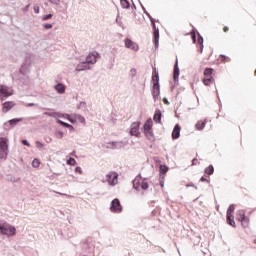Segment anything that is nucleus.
<instances>
[{
	"label": "nucleus",
	"mask_w": 256,
	"mask_h": 256,
	"mask_svg": "<svg viewBox=\"0 0 256 256\" xmlns=\"http://www.w3.org/2000/svg\"><path fill=\"white\" fill-rule=\"evenodd\" d=\"M0 233L1 235H6L7 237H14V235L17 234V229L7 222L0 223Z\"/></svg>",
	"instance_id": "nucleus-1"
},
{
	"label": "nucleus",
	"mask_w": 256,
	"mask_h": 256,
	"mask_svg": "<svg viewBox=\"0 0 256 256\" xmlns=\"http://www.w3.org/2000/svg\"><path fill=\"white\" fill-rule=\"evenodd\" d=\"M133 187L136 191H147L149 189V182H147V179L136 177L133 181Z\"/></svg>",
	"instance_id": "nucleus-2"
},
{
	"label": "nucleus",
	"mask_w": 256,
	"mask_h": 256,
	"mask_svg": "<svg viewBox=\"0 0 256 256\" xmlns=\"http://www.w3.org/2000/svg\"><path fill=\"white\" fill-rule=\"evenodd\" d=\"M213 73L215 70L213 68H205L204 70V78L202 79V83L209 87V85L215 83V78L213 77Z\"/></svg>",
	"instance_id": "nucleus-3"
},
{
	"label": "nucleus",
	"mask_w": 256,
	"mask_h": 256,
	"mask_svg": "<svg viewBox=\"0 0 256 256\" xmlns=\"http://www.w3.org/2000/svg\"><path fill=\"white\" fill-rule=\"evenodd\" d=\"M8 149L7 138H0V159H7Z\"/></svg>",
	"instance_id": "nucleus-4"
},
{
	"label": "nucleus",
	"mask_w": 256,
	"mask_h": 256,
	"mask_svg": "<svg viewBox=\"0 0 256 256\" xmlns=\"http://www.w3.org/2000/svg\"><path fill=\"white\" fill-rule=\"evenodd\" d=\"M13 95V88H9L5 85H0V99L4 101L3 97H11Z\"/></svg>",
	"instance_id": "nucleus-5"
},
{
	"label": "nucleus",
	"mask_w": 256,
	"mask_h": 256,
	"mask_svg": "<svg viewBox=\"0 0 256 256\" xmlns=\"http://www.w3.org/2000/svg\"><path fill=\"white\" fill-rule=\"evenodd\" d=\"M119 174L117 172H110L106 175V181L109 185H117L119 183Z\"/></svg>",
	"instance_id": "nucleus-6"
},
{
	"label": "nucleus",
	"mask_w": 256,
	"mask_h": 256,
	"mask_svg": "<svg viewBox=\"0 0 256 256\" xmlns=\"http://www.w3.org/2000/svg\"><path fill=\"white\" fill-rule=\"evenodd\" d=\"M110 211L112 213H121L123 211V206H121V202L119 199L115 198L110 206Z\"/></svg>",
	"instance_id": "nucleus-7"
},
{
	"label": "nucleus",
	"mask_w": 256,
	"mask_h": 256,
	"mask_svg": "<svg viewBox=\"0 0 256 256\" xmlns=\"http://www.w3.org/2000/svg\"><path fill=\"white\" fill-rule=\"evenodd\" d=\"M149 19L151 21V25L154 31V45L157 47L159 45V28H157V26L155 25V19H153V17L149 16Z\"/></svg>",
	"instance_id": "nucleus-8"
},
{
	"label": "nucleus",
	"mask_w": 256,
	"mask_h": 256,
	"mask_svg": "<svg viewBox=\"0 0 256 256\" xmlns=\"http://www.w3.org/2000/svg\"><path fill=\"white\" fill-rule=\"evenodd\" d=\"M97 59H99V54L97 53V51L90 52L86 56V62L90 65H95V63H97Z\"/></svg>",
	"instance_id": "nucleus-9"
},
{
	"label": "nucleus",
	"mask_w": 256,
	"mask_h": 256,
	"mask_svg": "<svg viewBox=\"0 0 256 256\" xmlns=\"http://www.w3.org/2000/svg\"><path fill=\"white\" fill-rule=\"evenodd\" d=\"M140 125H141L140 122H133L130 128V135H133L134 137H140L141 136V132H139Z\"/></svg>",
	"instance_id": "nucleus-10"
},
{
	"label": "nucleus",
	"mask_w": 256,
	"mask_h": 256,
	"mask_svg": "<svg viewBox=\"0 0 256 256\" xmlns=\"http://www.w3.org/2000/svg\"><path fill=\"white\" fill-rule=\"evenodd\" d=\"M124 44L127 49H132V51H139V45H137V43L133 42V40L129 38L124 40Z\"/></svg>",
	"instance_id": "nucleus-11"
},
{
	"label": "nucleus",
	"mask_w": 256,
	"mask_h": 256,
	"mask_svg": "<svg viewBox=\"0 0 256 256\" xmlns=\"http://www.w3.org/2000/svg\"><path fill=\"white\" fill-rule=\"evenodd\" d=\"M15 107V102L13 101H7L3 104L2 111L3 113H8V111H11V109Z\"/></svg>",
	"instance_id": "nucleus-12"
},
{
	"label": "nucleus",
	"mask_w": 256,
	"mask_h": 256,
	"mask_svg": "<svg viewBox=\"0 0 256 256\" xmlns=\"http://www.w3.org/2000/svg\"><path fill=\"white\" fill-rule=\"evenodd\" d=\"M179 137H181V126L176 124L172 131V139H179Z\"/></svg>",
	"instance_id": "nucleus-13"
},
{
	"label": "nucleus",
	"mask_w": 256,
	"mask_h": 256,
	"mask_svg": "<svg viewBox=\"0 0 256 256\" xmlns=\"http://www.w3.org/2000/svg\"><path fill=\"white\" fill-rule=\"evenodd\" d=\"M89 69H91V64H90V63H87V61H86V62L80 63V64L77 66L76 71H87V70H89Z\"/></svg>",
	"instance_id": "nucleus-14"
},
{
	"label": "nucleus",
	"mask_w": 256,
	"mask_h": 256,
	"mask_svg": "<svg viewBox=\"0 0 256 256\" xmlns=\"http://www.w3.org/2000/svg\"><path fill=\"white\" fill-rule=\"evenodd\" d=\"M174 81H177L179 79V60L176 58V62L174 65V74H173Z\"/></svg>",
	"instance_id": "nucleus-15"
},
{
	"label": "nucleus",
	"mask_w": 256,
	"mask_h": 256,
	"mask_svg": "<svg viewBox=\"0 0 256 256\" xmlns=\"http://www.w3.org/2000/svg\"><path fill=\"white\" fill-rule=\"evenodd\" d=\"M152 81H153V84L154 83L159 84V71H157V68H153Z\"/></svg>",
	"instance_id": "nucleus-16"
},
{
	"label": "nucleus",
	"mask_w": 256,
	"mask_h": 256,
	"mask_svg": "<svg viewBox=\"0 0 256 256\" xmlns=\"http://www.w3.org/2000/svg\"><path fill=\"white\" fill-rule=\"evenodd\" d=\"M247 216L245 215V210H239L236 214V219L240 223L246 218Z\"/></svg>",
	"instance_id": "nucleus-17"
},
{
	"label": "nucleus",
	"mask_w": 256,
	"mask_h": 256,
	"mask_svg": "<svg viewBox=\"0 0 256 256\" xmlns=\"http://www.w3.org/2000/svg\"><path fill=\"white\" fill-rule=\"evenodd\" d=\"M207 123V120H200L196 123V129L198 131H203V129H205V125Z\"/></svg>",
	"instance_id": "nucleus-18"
},
{
	"label": "nucleus",
	"mask_w": 256,
	"mask_h": 256,
	"mask_svg": "<svg viewBox=\"0 0 256 256\" xmlns=\"http://www.w3.org/2000/svg\"><path fill=\"white\" fill-rule=\"evenodd\" d=\"M21 121H23V118H15L12 120L8 121V124L10 125L11 128L15 127V125H17V123H21Z\"/></svg>",
	"instance_id": "nucleus-19"
},
{
	"label": "nucleus",
	"mask_w": 256,
	"mask_h": 256,
	"mask_svg": "<svg viewBox=\"0 0 256 256\" xmlns=\"http://www.w3.org/2000/svg\"><path fill=\"white\" fill-rule=\"evenodd\" d=\"M159 91H160L159 84L155 82L153 84V97H159Z\"/></svg>",
	"instance_id": "nucleus-20"
},
{
	"label": "nucleus",
	"mask_w": 256,
	"mask_h": 256,
	"mask_svg": "<svg viewBox=\"0 0 256 256\" xmlns=\"http://www.w3.org/2000/svg\"><path fill=\"white\" fill-rule=\"evenodd\" d=\"M155 123H161V110H156L154 114Z\"/></svg>",
	"instance_id": "nucleus-21"
},
{
	"label": "nucleus",
	"mask_w": 256,
	"mask_h": 256,
	"mask_svg": "<svg viewBox=\"0 0 256 256\" xmlns=\"http://www.w3.org/2000/svg\"><path fill=\"white\" fill-rule=\"evenodd\" d=\"M153 128V122L150 120H147L144 124V131H151Z\"/></svg>",
	"instance_id": "nucleus-22"
},
{
	"label": "nucleus",
	"mask_w": 256,
	"mask_h": 256,
	"mask_svg": "<svg viewBox=\"0 0 256 256\" xmlns=\"http://www.w3.org/2000/svg\"><path fill=\"white\" fill-rule=\"evenodd\" d=\"M206 175H213L215 173V168H213V165H209L207 168H205Z\"/></svg>",
	"instance_id": "nucleus-23"
},
{
	"label": "nucleus",
	"mask_w": 256,
	"mask_h": 256,
	"mask_svg": "<svg viewBox=\"0 0 256 256\" xmlns=\"http://www.w3.org/2000/svg\"><path fill=\"white\" fill-rule=\"evenodd\" d=\"M56 91H58V93H65V85L63 84H57L55 86Z\"/></svg>",
	"instance_id": "nucleus-24"
},
{
	"label": "nucleus",
	"mask_w": 256,
	"mask_h": 256,
	"mask_svg": "<svg viewBox=\"0 0 256 256\" xmlns=\"http://www.w3.org/2000/svg\"><path fill=\"white\" fill-rule=\"evenodd\" d=\"M57 123H59V125H62L63 127H66L67 129H73V125L67 123V122H63L61 120H57Z\"/></svg>",
	"instance_id": "nucleus-25"
},
{
	"label": "nucleus",
	"mask_w": 256,
	"mask_h": 256,
	"mask_svg": "<svg viewBox=\"0 0 256 256\" xmlns=\"http://www.w3.org/2000/svg\"><path fill=\"white\" fill-rule=\"evenodd\" d=\"M227 223H228V225H231V227H236L233 215L227 216Z\"/></svg>",
	"instance_id": "nucleus-26"
},
{
	"label": "nucleus",
	"mask_w": 256,
	"mask_h": 256,
	"mask_svg": "<svg viewBox=\"0 0 256 256\" xmlns=\"http://www.w3.org/2000/svg\"><path fill=\"white\" fill-rule=\"evenodd\" d=\"M240 223L244 229H247L249 227V217L246 216Z\"/></svg>",
	"instance_id": "nucleus-27"
},
{
	"label": "nucleus",
	"mask_w": 256,
	"mask_h": 256,
	"mask_svg": "<svg viewBox=\"0 0 256 256\" xmlns=\"http://www.w3.org/2000/svg\"><path fill=\"white\" fill-rule=\"evenodd\" d=\"M198 49L203 52V37L199 36L197 39Z\"/></svg>",
	"instance_id": "nucleus-28"
},
{
	"label": "nucleus",
	"mask_w": 256,
	"mask_h": 256,
	"mask_svg": "<svg viewBox=\"0 0 256 256\" xmlns=\"http://www.w3.org/2000/svg\"><path fill=\"white\" fill-rule=\"evenodd\" d=\"M144 134L150 141L153 140V130H144Z\"/></svg>",
	"instance_id": "nucleus-29"
},
{
	"label": "nucleus",
	"mask_w": 256,
	"mask_h": 256,
	"mask_svg": "<svg viewBox=\"0 0 256 256\" xmlns=\"http://www.w3.org/2000/svg\"><path fill=\"white\" fill-rule=\"evenodd\" d=\"M169 171V168L165 165H160V173L162 175H165V173H167Z\"/></svg>",
	"instance_id": "nucleus-30"
},
{
	"label": "nucleus",
	"mask_w": 256,
	"mask_h": 256,
	"mask_svg": "<svg viewBox=\"0 0 256 256\" xmlns=\"http://www.w3.org/2000/svg\"><path fill=\"white\" fill-rule=\"evenodd\" d=\"M234 211H235V206L230 205L227 210V216H233Z\"/></svg>",
	"instance_id": "nucleus-31"
},
{
	"label": "nucleus",
	"mask_w": 256,
	"mask_h": 256,
	"mask_svg": "<svg viewBox=\"0 0 256 256\" xmlns=\"http://www.w3.org/2000/svg\"><path fill=\"white\" fill-rule=\"evenodd\" d=\"M39 165H41V162L39 161V159H34L32 161V167L37 168V167H39Z\"/></svg>",
	"instance_id": "nucleus-32"
},
{
	"label": "nucleus",
	"mask_w": 256,
	"mask_h": 256,
	"mask_svg": "<svg viewBox=\"0 0 256 256\" xmlns=\"http://www.w3.org/2000/svg\"><path fill=\"white\" fill-rule=\"evenodd\" d=\"M121 5L124 9H129V3L127 0H121Z\"/></svg>",
	"instance_id": "nucleus-33"
},
{
	"label": "nucleus",
	"mask_w": 256,
	"mask_h": 256,
	"mask_svg": "<svg viewBox=\"0 0 256 256\" xmlns=\"http://www.w3.org/2000/svg\"><path fill=\"white\" fill-rule=\"evenodd\" d=\"M77 161L74 158H70L67 160V165H76Z\"/></svg>",
	"instance_id": "nucleus-34"
},
{
	"label": "nucleus",
	"mask_w": 256,
	"mask_h": 256,
	"mask_svg": "<svg viewBox=\"0 0 256 256\" xmlns=\"http://www.w3.org/2000/svg\"><path fill=\"white\" fill-rule=\"evenodd\" d=\"M52 17H53V14H48V15L43 16V17H42V20H43V21H47V20H49V19H52Z\"/></svg>",
	"instance_id": "nucleus-35"
},
{
	"label": "nucleus",
	"mask_w": 256,
	"mask_h": 256,
	"mask_svg": "<svg viewBox=\"0 0 256 256\" xmlns=\"http://www.w3.org/2000/svg\"><path fill=\"white\" fill-rule=\"evenodd\" d=\"M44 115H46L47 117H55V115H57V113H55V112H52V113L45 112Z\"/></svg>",
	"instance_id": "nucleus-36"
},
{
	"label": "nucleus",
	"mask_w": 256,
	"mask_h": 256,
	"mask_svg": "<svg viewBox=\"0 0 256 256\" xmlns=\"http://www.w3.org/2000/svg\"><path fill=\"white\" fill-rule=\"evenodd\" d=\"M36 147H37L38 149H41V148L45 147V144H43V143L37 141V142H36Z\"/></svg>",
	"instance_id": "nucleus-37"
},
{
	"label": "nucleus",
	"mask_w": 256,
	"mask_h": 256,
	"mask_svg": "<svg viewBox=\"0 0 256 256\" xmlns=\"http://www.w3.org/2000/svg\"><path fill=\"white\" fill-rule=\"evenodd\" d=\"M75 173H79V175H83V170L81 169V167H76Z\"/></svg>",
	"instance_id": "nucleus-38"
},
{
	"label": "nucleus",
	"mask_w": 256,
	"mask_h": 256,
	"mask_svg": "<svg viewBox=\"0 0 256 256\" xmlns=\"http://www.w3.org/2000/svg\"><path fill=\"white\" fill-rule=\"evenodd\" d=\"M191 37H192L193 43H197V35H195V33H192Z\"/></svg>",
	"instance_id": "nucleus-39"
},
{
	"label": "nucleus",
	"mask_w": 256,
	"mask_h": 256,
	"mask_svg": "<svg viewBox=\"0 0 256 256\" xmlns=\"http://www.w3.org/2000/svg\"><path fill=\"white\" fill-rule=\"evenodd\" d=\"M44 29H53L52 24H44Z\"/></svg>",
	"instance_id": "nucleus-40"
},
{
	"label": "nucleus",
	"mask_w": 256,
	"mask_h": 256,
	"mask_svg": "<svg viewBox=\"0 0 256 256\" xmlns=\"http://www.w3.org/2000/svg\"><path fill=\"white\" fill-rule=\"evenodd\" d=\"M75 119H79L81 123H85V119L81 116H76Z\"/></svg>",
	"instance_id": "nucleus-41"
},
{
	"label": "nucleus",
	"mask_w": 256,
	"mask_h": 256,
	"mask_svg": "<svg viewBox=\"0 0 256 256\" xmlns=\"http://www.w3.org/2000/svg\"><path fill=\"white\" fill-rule=\"evenodd\" d=\"M192 165H199V160L197 158H194L192 160Z\"/></svg>",
	"instance_id": "nucleus-42"
},
{
	"label": "nucleus",
	"mask_w": 256,
	"mask_h": 256,
	"mask_svg": "<svg viewBox=\"0 0 256 256\" xmlns=\"http://www.w3.org/2000/svg\"><path fill=\"white\" fill-rule=\"evenodd\" d=\"M67 119L70 121V123H75V119H73V117L67 115Z\"/></svg>",
	"instance_id": "nucleus-43"
},
{
	"label": "nucleus",
	"mask_w": 256,
	"mask_h": 256,
	"mask_svg": "<svg viewBox=\"0 0 256 256\" xmlns=\"http://www.w3.org/2000/svg\"><path fill=\"white\" fill-rule=\"evenodd\" d=\"M22 143L26 145V147H31V144L27 140H22Z\"/></svg>",
	"instance_id": "nucleus-44"
},
{
	"label": "nucleus",
	"mask_w": 256,
	"mask_h": 256,
	"mask_svg": "<svg viewBox=\"0 0 256 256\" xmlns=\"http://www.w3.org/2000/svg\"><path fill=\"white\" fill-rule=\"evenodd\" d=\"M200 181H202V182H206V183H209V180H208V179H206L205 177H201Z\"/></svg>",
	"instance_id": "nucleus-45"
},
{
	"label": "nucleus",
	"mask_w": 256,
	"mask_h": 256,
	"mask_svg": "<svg viewBox=\"0 0 256 256\" xmlns=\"http://www.w3.org/2000/svg\"><path fill=\"white\" fill-rule=\"evenodd\" d=\"M223 31H224V33H227V32L229 31V27L224 26V27H223Z\"/></svg>",
	"instance_id": "nucleus-46"
},
{
	"label": "nucleus",
	"mask_w": 256,
	"mask_h": 256,
	"mask_svg": "<svg viewBox=\"0 0 256 256\" xmlns=\"http://www.w3.org/2000/svg\"><path fill=\"white\" fill-rule=\"evenodd\" d=\"M222 59H224V61H229V57L227 56H220Z\"/></svg>",
	"instance_id": "nucleus-47"
},
{
	"label": "nucleus",
	"mask_w": 256,
	"mask_h": 256,
	"mask_svg": "<svg viewBox=\"0 0 256 256\" xmlns=\"http://www.w3.org/2000/svg\"><path fill=\"white\" fill-rule=\"evenodd\" d=\"M132 75H135L137 73V70L135 68L131 69Z\"/></svg>",
	"instance_id": "nucleus-48"
},
{
	"label": "nucleus",
	"mask_w": 256,
	"mask_h": 256,
	"mask_svg": "<svg viewBox=\"0 0 256 256\" xmlns=\"http://www.w3.org/2000/svg\"><path fill=\"white\" fill-rule=\"evenodd\" d=\"M35 13H39V6L34 7Z\"/></svg>",
	"instance_id": "nucleus-49"
},
{
	"label": "nucleus",
	"mask_w": 256,
	"mask_h": 256,
	"mask_svg": "<svg viewBox=\"0 0 256 256\" xmlns=\"http://www.w3.org/2000/svg\"><path fill=\"white\" fill-rule=\"evenodd\" d=\"M164 103H165L166 105H169V101H167V99H164Z\"/></svg>",
	"instance_id": "nucleus-50"
},
{
	"label": "nucleus",
	"mask_w": 256,
	"mask_h": 256,
	"mask_svg": "<svg viewBox=\"0 0 256 256\" xmlns=\"http://www.w3.org/2000/svg\"><path fill=\"white\" fill-rule=\"evenodd\" d=\"M58 195H63V196H65V195H67V194H63V193H59V192H58Z\"/></svg>",
	"instance_id": "nucleus-51"
},
{
	"label": "nucleus",
	"mask_w": 256,
	"mask_h": 256,
	"mask_svg": "<svg viewBox=\"0 0 256 256\" xmlns=\"http://www.w3.org/2000/svg\"><path fill=\"white\" fill-rule=\"evenodd\" d=\"M254 245H256V238L253 240Z\"/></svg>",
	"instance_id": "nucleus-52"
},
{
	"label": "nucleus",
	"mask_w": 256,
	"mask_h": 256,
	"mask_svg": "<svg viewBox=\"0 0 256 256\" xmlns=\"http://www.w3.org/2000/svg\"><path fill=\"white\" fill-rule=\"evenodd\" d=\"M33 105H35V104H29V107H33Z\"/></svg>",
	"instance_id": "nucleus-53"
},
{
	"label": "nucleus",
	"mask_w": 256,
	"mask_h": 256,
	"mask_svg": "<svg viewBox=\"0 0 256 256\" xmlns=\"http://www.w3.org/2000/svg\"><path fill=\"white\" fill-rule=\"evenodd\" d=\"M111 145H115V142H112Z\"/></svg>",
	"instance_id": "nucleus-54"
}]
</instances>
